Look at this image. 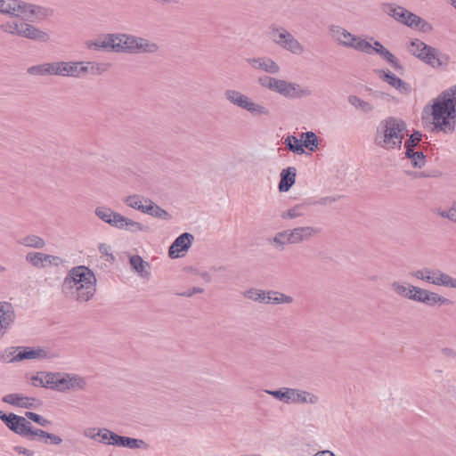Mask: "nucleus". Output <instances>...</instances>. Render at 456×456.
Here are the masks:
<instances>
[{
	"label": "nucleus",
	"instance_id": "nucleus-1",
	"mask_svg": "<svg viewBox=\"0 0 456 456\" xmlns=\"http://www.w3.org/2000/svg\"><path fill=\"white\" fill-rule=\"evenodd\" d=\"M95 292V275L85 265L71 268L61 284V293L64 297L78 303L88 302Z\"/></svg>",
	"mask_w": 456,
	"mask_h": 456
},
{
	"label": "nucleus",
	"instance_id": "nucleus-2",
	"mask_svg": "<svg viewBox=\"0 0 456 456\" xmlns=\"http://www.w3.org/2000/svg\"><path fill=\"white\" fill-rule=\"evenodd\" d=\"M433 125L436 131L452 134L455 130L456 85L442 93L432 105Z\"/></svg>",
	"mask_w": 456,
	"mask_h": 456
},
{
	"label": "nucleus",
	"instance_id": "nucleus-3",
	"mask_svg": "<svg viewBox=\"0 0 456 456\" xmlns=\"http://www.w3.org/2000/svg\"><path fill=\"white\" fill-rule=\"evenodd\" d=\"M0 13L11 18L1 25L4 32L28 37V4L26 2L0 0Z\"/></svg>",
	"mask_w": 456,
	"mask_h": 456
},
{
	"label": "nucleus",
	"instance_id": "nucleus-4",
	"mask_svg": "<svg viewBox=\"0 0 456 456\" xmlns=\"http://www.w3.org/2000/svg\"><path fill=\"white\" fill-rule=\"evenodd\" d=\"M407 132L405 122L395 117L382 119L375 132L374 143L386 151L400 149Z\"/></svg>",
	"mask_w": 456,
	"mask_h": 456
},
{
	"label": "nucleus",
	"instance_id": "nucleus-5",
	"mask_svg": "<svg viewBox=\"0 0 456 456\" xmlns=\"http://www.w3.org/2000/svg\"><path fill=\"white\" fill-rule=\"evenodd\" d=\"M391 288L396 295L428 306H441L451 304L450 299L438 293L410 283L395 281L391 283Z\"/></svg>",
	"mask_w": 456,
	"mask_h": 456
},
{
	"label": "nucleus",
	"instance_id": "nucleus-6",
	"mask_svg": "<svg viewBox=\"0 0 456 456\" xmlns=\"http://www.w3.org/2000/svg\"><path fill=\"white\" fill-rule=\"evenodd\" d=\"M94 214L100 220L118 230L132 233L148 232L150 231L147 225L128 218L107 207H97L94 209Z\"/></svg>",
	"mask_w": 456,
	"mask_h": 456
},
{
	"label": "nucleus",
	"instance_id": "nucleus-7",
	"mask_svg": "<svg viewBox=\"0 0 456 456\" xmlns=\"http://www.w3.org/2000/svg\"><path fill=\"white\" fill-rule=\"evenodd\" d=\"M265 393L285 403L316 405L320 403L318 395L297 388L281 387L279 390L266 389Z\"/></svg>",
	"mask_w": 456,
	"mask_h": 456
},
{
	"label": "nucleus",
	"instance_id": "nucleus-8",
	"mask_svg": "<svg viewBox=\"0 0 456 456\" xmlns=\"http://www.w3.org/2000/svg\"><path fill=\"white\" fill-rule=\"evenodd\" d=\"M224 99L232 105L240 108L254 117H266L270 115L269 109L254 102L250 97L239 90L229 88L224 92Z\"/></svg>",
	"mask_w": 456,
	"mask_h": 456
},
{
	"label": "nucleus",
	"instance_id": "nucleus-9",
	"mask_svg": "<svg viewBox=\"0 0 456 456\" xmlns=\"http://www.w3.org/2000/svg\"><path fill=\"white\" fill-rule=\"evenodd\" d=\"M410 276L434 286L456 289V278L437 268L425 266L411 271Z\"/></svg>",
	"mask_w": 456,
	"mask_h": 456
},
{
	"label": "nucleus",
	"instance_id": "nucleus-10",
	"mask_svg": "<svg viewBox=\"0 0 456 456\" xmlns=\"http://www.w3.org/2000/svg\"><path fill=\"white\" fill-rule=\"evenodd\" d=\"M270 38L275 45L293 55L300 56L305 53L304 45L284 28H272Z\"/></svg>",
	"mask_w": 456,
	"mask_h": 456
},
{
	"label": "nucleus",
	"instance_id": "nucleus-11",
	"mask_svg": "<svg viewBox=\"0 0 456 456\" xmlns=\"http://www.w3.org/2000/svg\"><path fill=\"white\" fill-rule=\"evenodd\" d=\"M53 390L58 392L84 391L87 387L86 378L76 373L54 372Z\"/></svg>",
	"mask_w": 456,
	"mask_h": 456
},
{
	"label": "nucleus",
	"instance_id": "nucleus-12",
	"mask_svg": "<svg viewBox=\"0 0 456 456\" xmlns=\"http://www.w3.org/2000/svg\"><path fill=\"white\" fill-rule=\"evenodd\" d=\"M271 91L280 94L286 98L308 97L312 94L307 87H302L297 83L289 82L276 77Z\"/></svg>",
	"mask_w": 456,
	"mask_h": 456
},
{
	"label": "nucleus",
	"instance_id": "nucleus-13",
	"mask_svg": "<svg viewBox=\"0 0 456 456\" xmlns=\"http://www.w3.org/2000/svg\"><path fill=\"white\" fill-rule=\"evenodd\" d=\"M89 73L84 61H56L55 76L80 78Z\"/></svg>",
	"mask_w": 456,
	"mask_h": 456
},
{
	"label": "nucleus",
	"instance_id": "nucleus-14",
	"mask_svg": "<svg viewBox=\"0 0 456 456\" xmlns=\"http://www.w3.org/2000/svg\"><path fill=\"white\" fill-rule=\"evenodd\" d=\"M288 230L292 245L311 240L312 239L318 236L321 232V230L318 227L309 225L297 226Z\"/></svg>",
	"mask_w": 456,
	"mask_h": 456
},
{
	"label": "nucleus",
	"instance_id": "nucleus-15",
	"mask_svg": "<svg viewBox=\"0 0 456 456\" xmlns=\"http://www.w3.org/2000/svg\"><path fill=\"white\" fill-rule=\"evenodd\" d=\"M383 11L389 16L393 17L395 20L411 27V24L416 20V14L411 12L405 8L395 5L392 4H387L383 7Z\"/></svg>",
	"mask_w": 456,
	"mask_h": 456
},
{
	"label": "nucleus",
	"instance_id": "nucleus-16",
	"mask_svg": "<svg viewBox=\"0 0 456 456\" xmlns=\"http://www.w3.org/2000/svg\"><path fill=\"white\" fill-rule=\"evenodd\" d=\"M0 419L13 432L20 436H28V427L26 426V419L14 413L5 414L0 411Z\"/></svg>",
	"mask_w": 456,
	"mask_h": 456
},
{
	"label": "nucleus",
	"instance_id": "nucleus-17",
	"mask_svg": "<svg viewBox=\"0 0 456 456\" xmlns=\"http://www.w3.org/2000/svg\"><path fill=\"white\" fill-rule=\"evenodd\" d=\"M248 64L254 69L270 74H278L281 71L280 65L269 57H257L246 59Z\"/></svg>",
	"mask_w": 456,
	"mask_h": 456
},
{
	"label": "nucleus",
	"instance_id": "nucleus-18",
	"mask_svg": "<svg viewBox=\"0 0 456 456\" xmlns=\"http://www.w3.org/2000/svg\"><path fill=\"white\" fill-rule=\"evenodd\" d=\"M193 235L184 232L178 236L171 244L168 249V255L171 258H177L183 256V252H187L193 241Z\"/></svg>",
	"mask_w": 456,
	"mask_h": 456
},
{
	"label": "nucleus",
	"instance_id": "nucleus-19",
	"mask_svg": "<svg viewBox=\"0 0 456 456\" xmlns=\"http://www.w3.org/2000/svg\"><path fill=\"white\" fill-rule=\"evenodd\" d=\"M375 72L381 80L387 82L388 85L398 90L401 94H409L411 93L410 85L397 77L390 70L377 69Z\"/></svg>",
	"mask_w": 456,
	"mask_h": 456
},
{
	"label": "nucleus",
	"instance_id": "nucleus-20",
	"mask_svg": "<svg viewBox=\"0 0 456 456\" xmlns=\"http://www.w3.org/2000/svg\"><path fill=\"white\" fill-rule=\"evenodd\" d=\"M62 263L60 256L47 255L41 252H30V265L36 268L42 269L50 266H57Z\"/></svg>",
	"mask_w": 456,
	"mask_h": 456
},
{
	"label": "nucleus",
	"instance_id": "nucleus-21",
	"mask_svg": "<svg viewBox=\"0 0 456 456\" xmlns=\"http://www.w3.org/2000/svg\"><path fill=\"white\" fill-rule=\"evenodd\" d=\"M14 311L12 304L0 302V339L4 336L14 321Z\"/></svg>",
	"mask_w": 456,
	"mask_h": 456
},
{
	"label": "nucleus",
	"instance_id": "nucleus-22",
	"mask_svg": "<svg viewBox=\"0 0 456 456\" xmlns=\"http://www.w3.org/2000/svg\"><path fill=\"white\" fill-rule=\"evenodd\" d=\"M53 13V9L47 4H30V23L44 22Z\"/></svg>",
	"mask_w": 456,
	"mask_h": 456
},
{
	"label": "nucleus",
	"instance_id": "nucleus-23",
	"mask_svg": "<svg viewBox=\"0 0 456 456\" xmlns=\"http://www.w3.org/2000/svg\"><path fill=\"white\" fill-rule=\"evenodd\" d=\"M134 43L132 53L154 54L159 50V45L158 43L149 40L145 37L134 36Z\"/></svg>",
	"mask_w": 456,
	"mask_h": 456
},
{
	"label": "nucleus",
	"instance_id": "nucleus-24",
	"mask_svg": "<svg viewBox=\"0 0 456 456\" xmlns=\"http://www.w3.org/2000/svg\"><path fill=\"white\" fill-rule=\"evenodd\" d=\"M267 242L278 251H283L288 245H292L288 229L277 232L267 239Z\"/></svg>",
	"mask_w": 456,
	"mask_h": 456
},
{
	"label": "nucleus",
	"instance_id": "nucleus-25",
	"mask_svg": "<svg viewBox=\"0 0 456 456\" xmlns=\"http://www.w3.org/2000/svg\"><path fill=\"white\" fill-rule=\"evenodd\" d=\"M422 61L433 68H439L447 63V57L437 49L428 45Z\"/></svg>",
	"mask_w": 456,
	"mask_h": 456
},
{
	"label": "nucleus",
	"instance_id": "nucleus-26",
	"mask_svg": "<svg viewBox=\"0 0 456 456\" xmlns=\"http://www.w3.org/2000/svg\"><path fill=\"white\" fill-rule=\"evenodd\" d=\"M54 372L38 371L30 378L31 385L53 390Z\"/></svg>",
	"mask_w": 456,
	"mask_h": 456
},
{
	"label": "nucleus",
	"instance_id": "nucleus-27",
	"mask_svg": "<svg viewBox=\"0 0 456 456\" xmlns=\"http://www.w3.org/2000/svg\"><path fill=\"white\" fill-rule=\"evenodd\" d=\"M372 53H376L381 58L386 60L395 69H401L402 66L400 65L398 60L395 57V55L390 53L387 48H385L382 44L379 41H374L373 45H371Z\"/></svg>",
	"mask_w": 456,
	"mask_h": 456
},
{
	"label": "nucleus",
	"instance_id": "nucleus-28",
	"mask_svg": "<svg viewBox=\"0 0 456 456\" xmlns=\"http://www.w3.org/2000/svg\"><path fill=\"white\" fill-rule=\"evenodd\" d=\"M30 440L42 442L44 444H60L62 439L54 434L47 433L38 428L30 427Z\"/></svg>",
	"mask_w": 456,
	"mask_h": 456
},
{
	"label": "nucleus",
	"instance_id": "nucleus-29",
	"mask_svg": "<svg viewBox=\"0 0 456 456\" xmlns=\"http://www.w3.org/2000/svg\"><path fill=\"white\" fill-rule=\"evenodd\" d=\"M58 357V354L47 346H30V360H52Z\"/></svg>",
	"mask_w": 456,
	"mask_h": 456
},
{
	"label": "nucleus",
	"instance_id": "nucleus-30",
	"mask_svg": "<svg viewBox=\"0 0 456 456\" xmlns=\"http://www.w3.org/2000/svg\"><path fill=\"white\" fill-rule=\"evenodd\" d=\"M297 169L294 167H289L281 173V180L279 183V190L281 191H288L295 183Z\"/></svg>",
	"mask_w": 456,
	"mask_h": 456
},
{
	"label": "nucleus",
	"instance_id": "nucleus-31",
	"mask_svg": "<svg viewBox=\"0 0 456 456\" xmlns=\"http://www.w3.org/2000/svg\"><path fill=\"white\" fill-rule=\"evenodd\" d=\"M131 267L142 277L148 278L151 275L150 264L144 261L140 256L134 255L129 259Z\"/></svg>",
	"mask_w": 456,
	"mask_h": 456
},
{
	"label": "nucleus",
	"instance_id": "nucleus-32",
	"mask_svg": "<svg viewBox=\"0 0 456 456\" xmlns=\"http://www.w3.org/2000/svg\"><path fill=\"white\" fill-rule=\"evenodd\" d=\"M149 198H144L142 195L139 194H133L126 196L123 199V202L128 207L133 209L138 210L142 213H144L147 203H145V200H150Z\"/></svg>",
	"mask_w": 456,
	"mask_h": 456
},
{
	"label": "nucleus",
	"instance_id": "nucleus-33",
	"mask_svg": "<svg viewBox=\"0 0 456 456\" xmlns=\"http://www.w3.org/2000/svg\"><path fill=\"white\" fill-rule=\"evenodd\" d=\"M371 45L372 44L366 41L365 39L353 35L351 40H349L346 47L352 48L367 54H372Z\"/></svg>",
	"mask_w": 456,
	"mask_h": 456
},
{
	"label": "nucleus",
	"instance_id": "nucleus-34",
	"mask_svg": "<svg viewBox=\"0 0 456 456\" xmlns=\"http://www.w3.org/2000/svg\"><path fill=\"white\" fill-rule=\"evenodd\" d=\"M145 203H147V207L144 214L162 220H169L171 218L170 215L165 209L155 204L151 200H145Z\"/></svg>",
	"mask_w": 456,
	"mask_h": 456
},
{
	"label": "nucleus",
	"instance_id": "nucleus-35",
	"mask_svg": "<svg viewBox=\"0 0 456 456\" xmlns=\"http://www.w3.org/2000/svg\"><path fill=\"white\" fill-rule=\"evenodd\" d=\"M347 100L352 106H354L356 110L362 111L363 114H370L375 109L372 103L364 101L356 95H349Z\"/></svg>",
	"mask_w": 456,
	"mask_h": 456
},
{
	"label": "nucleus",
	"instance_id": "nucleus-36",
	"mask_svg": "<svg viewBox=\"0 0 456 456\" xmlns=\"http://www.w3.org/2000/svg\"><path fill=\"white\" fill-rule=\"evenodd\" d=\"M2 401L15 407L28 408V397L20 394H8L2 398Z\"/></svg>",
	"mask_w": 456,
	"mask_h": 456
},
{
	"label": "nucleus",
	"instance_id": "nucleus-37",
	"mask_svg": "<svg viewBox=\"0 0 456 456\" xmlns=\"http://www.w3.org/2000/svg\"><path fill=\"white\" fill-rule=\"evenodd\" d=\"M299 141L303 148H306L310 151H314L319 146L318 137L314 132L302 133Z\"/></svg>",
	"mask_w": 456,
	"mask_h": 456
},
{
	"label": "nucleus",
	"instance_id": "nucleus-38",
	"mask_svg": "<svg viewBox=\"0 0 456 456\" xmlns=\"http://www.w3.org/2000/svg\"><path fill=\"white\" fill-rule=\"evenodd\" d=\"M330 31L332 37L338 42V44L345 47L353 36L349 31L338 26L332 27Z\"/></svg>",
	"mask_w": 456,
	"mask_h": 456
},
{
	"label": "nucleus",
	"instance_id": "nucleus-39",
	"mask_svg": "<svg viewBox=\"0 0 456 456\" xmlns=\"http://www.w3.org/2000/svg\"><path fill=\"white\" fill-rule=\"evenodd\" d=\"M305 208L303 204H297L281 213L282 220H293L305 216Z\"/></svg>",
	"mask_w": 456,
	"mask_h": 456
},
{
	"label": "nucleus",
	"instance_id": "nucleus-40",
	"mask_svg": "<svg viewBox=\"0 0 456 456\" xmlns=\"http://www.w3.org/2000/svg\"><path fill=\"white\" fill-rule=\"evenodd\" d=\"M293 302V297L278 291H269L266 297V303L289 305Z\"/></svg>",
	"mask_w": 456,
	"mask_h": 456
},
{
	"label": "nucleus",
	"instance_id": "nucleus-41",
	"mask_svg": "<svg viewBox=\"0 0 456 456\" xmlns=\"http://www.w3.org/2000/svg\"><path fill=\"white\" fill-rule=\"evenodd\" d=\"M405 156L411 160L412 167L421 168L425 163V156L421 151H415L413 149H406Z\"/></svg>",
	"mask_w": 456,
	"mask_h": 456
},
{
	"label": "nucleus",
	"instance_id": "nucleus-42",
	"mask_svg": "<svg viewBox=\"0 0 456 456\" xmlns=\"http://www.w3.org/2000/svg\"><path fill=\"white\" fill-rule=\"evenodd\" d=\"M119 446L129 449H147L149 445L142 439L122 436L119 439Z\"/></svg>",
	"mask_w": 456,
	"mask_h": 456
},
{
	"label": "nucleus",
	"instance_id": "nucleus-43",
	"mask_svg": "<svg viewBox=\"0 0 456 456\" xmlns=\"http://www.w3.org/2000/svg\"><path fill=\"white\" fill-rule=\"evenodd\" d=\"M428 47V45L427 44H425L424 42H422L419 39H415L411 42L408 49L411 54H413L414 56H416L417 58H419L422 61Z\"/></svg>",
	"mask_w": 456,
	"mask_h": 456
},
{
	"label": "nucleus",
	"instance_id": "nucleus-44",
	"mask_svg": "<svg viewBox=\"0 0 456 456\" xmlns=\"http://www.w3.org/2000/svg\"><path fill=\"white\" fill-rule=\"evenodd\" d=\"M283 143L288 148V150L293 153H296L298 155H302L305 153V149L303 148V145L301 144L299 139H297L296 136L288 135L284 139Z\"/></svg>",
	"mask_w": 456,
	"mask_h": 456
},
{
	"label": "nucleus",
	"instance_id": "nucleus-45",
	"mask_svg": "<svg viewBox=\"0 0 456 456\" xmlns=\"http://www.w3.org/2000/svg\"><path fill=\"white\" fill-rule=\"evenodd\" d=\"M85 45L90 50H100L109 48V40H107V34L98 37L95 40H87Z\"/></svg>",
	"mask_w": 456,
	"mask_h": 456
},
{
	"label": "nucleus",
	"instance_id": "nucleus-46",
	"mask_svg": "<svg viewBox=\"0 0 456 456\" xmlns=\"http://www.w3.org/2000/svg\"><path fill=\"white\" fill-rule=\"evenodd\" d=\"M30 74L34 75H55V62L45 63L30 67Z\"/></svg>",
	"mask_w": 456,
	"mask_h": 456
},
{
	"label": "nucleus",
	"instance_id": "nucleus-47",
	"mask_svg": "<svg viewBox=\"0 0 456 456\" xmlns=\"http://www.w3.org/2000/svg\"><path fill=\"white\" fill-rule=\"evenodd\" d=\"M243 296L245 298L255 301V302L266 303L267 293H265L264 290H261V289H248L243 293Z\"/></svg>",
	"mask_w": 456,
	"mask_h": 456
},
{
	"label": "nucleus",
	"instance_id": "nucleus-48",
	"mask_svg": "<svg viewBox=\"0 0 456 456\" xmlns=\"http://www.w3.org/2000/svg\"><path fill=\"white\" fill-rule=\"evenodd\" d=\"M30 40L46 43L50 40V35L47 31L30 25Z\"/></svg>",
	"mask_w": 456,
	"mask_h": 456
},
{
	"label": "nucleus",
	"instance_id": "nucleus-49",
	"mask_svg": "<svg viewBox=\"0 0 456 456\" xmlns=\"http://www.w3.org/2000/svg\"><path fill=\"white\" fill-rule=\"evenodd\" d=\"M115 39H118L121 42L123 48V53H130L133 52V46L134 43V36L126 33H120L118 37H114Z\"/></svg>",
	"mask_w": 456,
	"mask_h": 456
},
{
	"label": "nucleus",
	"instance_id": "nucleus-50",
	"mask_svg": "<svg viewBox=\"0 0 456 456\" xmlns=\"http://www.w3.org/2000/svg\"><path fill=\"white\" fill-rule=\"evenodd\" d=\"M119 34H107V40H109V48L115 53H123V46L118 39H115L114 37H118Z\"/></svg>",
	"mask_w": 456,
	"mask_h": 456
},
{
	"label": "nucleus",
	"instance_id": "nucleus-51",
	"mask_svg": "<svg viewBox=\"0 0 456 456\" xmlns=\"http://www.w3.org/2000/svg\"><path fill=\"white\" fill-rule=\"evenodd\" d=\"M20 347H8L4 350L0 351V362L9 363L12 362V357H14V353L19 351Z\"/></svg>",
	"mask_w": 456,
	"mask_h": 456
},
{
	"label": "nucleus",
	"instance_id": "nucleus-52",
	"mask_svg": "<svg viewBox=\"0 0 456 456\" xmlns=\"http://www.w3.org/2000/svg\"><path fill=\"white\" fill-rule=\"evenodd\" d=\"M416 20H414L412 24H411L410 28H418L422 32H429L432 30V26L430 23L427 22L418 15H416Z\"/></svg>",
	"mask_w": 456,
	"mask_h": 456
},
{
	"label": "nucleus",
	"instance_id": "nucleus-53",
	"mask_svg": "<svg viewBox=\"0 0 456 456\" xmlns=\"http://www.w3.org/2000/svg\"><path fill=\"white\" fill-rule=\"evenodd\" d=\"M421 134L419 131L411 134L409 140L405 142L404 147L406 149H413L421 140Z\"/></svg>",
	"mask_w": 456,
	"mask_h": 456
},
{
	"label": "nucleus",
	"instance_id": "nucleus-54",
	"mask_svg": "<svg viewBox=\"0 0 456 456\" xmlns=\"http://www.w3.org/2000/svg\"><path fill=\"white\" fill-rule=\"evenodd\" d=\"M30 420L37 423L41 427H48L51 425V421L47 419L30 411Z\"/></svg>",
	"mask_w": 456,
	"mask_h": 456
},
{
	"label": "nucleus",
	"instance_id": "nucleus-55",
	"mask_svg": "<svg viewBox=\"0 0 456 456\" xmlns=\"http://www.w3.org/2000/svg\"><path fill=\"white\" fill-rule=\"evenodd\" d=\"M440 216L443 217H446L453 222H456V201L453 202V204L449 209L442 211L440 213Z\"/></svg>",
	"mask_w": 456,
	"mask_h": 456
},
{
	"label": "nucleus",
	"instance_id": "nucleus-56",
	"mask_svg": "<svg viewBox=\"0 0 456 456\" xmlns=\"http://www.w3.org/2000/svg\"><path fill=\"white\" fill-rule=\"evenodd\" d=\"M274 79H275V77L264 76V77H260L257 81L261 86L271 90L273 84L274 82Z\"/></svg>",
	"mask_w": 456,
	"mask_h": 456
},
{
	"label": "nucleus",
	"instance_id": "nucleus-57",
	"mask_svg": "<svg viewBox=\"0 0 456 456\" xmlns=\"http://www.w3.org/2000/svg\"><path fill=\"white\" fill-rule=\"evenodd\" d=\"M12 362H17L22 360L28 359V350L27 348H23V350L19 349L16 353H14V357L12 358Z\"/></svg>",
	"mask_w": 456,
	"mask_h": 456
},
{
	"label": "nucleus",
	"instance_id": "nucleus-58",
	"mask_svg": "<svg viewBox=\"0 0 456 456\" xmlns=\"http://www.w3.org/2000/svg\"><path fill=\"white\" fill-rule=\"evenodd\" d=\"M45 244V240L42 238L30 235V248H42Z\"/></svg>",
	"mask_w": 456,
	"mask_h": 456
},
{
	"label": "nucleus",
	"instance_id": "nucleus-59",
	"mask_svg": "<svg viewBox=\"0 0 456 456\" xmlns=\"http://www.w3.org/2000/svg\"><path fill=\"white\" fill-rule=\"evenodd\" d=\"M98 249L101 255L110 256L111 259L114 258L113 255L110 252L111 248L110 245L106 243H101L98 247Z\"/></svg>",
	"mask_w": 456,
	"mask_h": 456
},
{
	"label": "nucleus",
	"instance_id": "nucleus-60",
	"mask_svg": "<svg viewBox=\"0 0 456 456\" xmlns=\"http://www.w3.org/2000/svg\"><path fill=\"white\" fill-rule=\"evenodd\" d=\"M97 435L101 436V442L108 444L110 442V435H111V431L107 428H100L97 431Z\"/></svg>",
	"mask_w": 456,
	"mask_h": 456
},
{
	"label": "nucleus",
	"instance_id": "nucleus-61",
	"mask_svg": "<svg viewBox=\"0 0 456 456\" xmlns=\"http://www.w3.org/2000/svg\"><path fill=\"white\" fill-rule=\"evenodd\" d=\"M441 353H442L443 356H444V357L452 358V359L456 358V351L452 348H449V347L443 348Z\"/></svg>",
	"mask_w": 456,
	"mask_h": 456
},
{
	"label": "nucleus",
	"instance_id": "nucleus-62",
	"mask_svg": "<svg viewBox=\"0 0 456 456\" xmlns=\"http://www.w3.org/2000/svg\"><path fill=\"white\" fill-rule=\"evenodd\" d=\"M121 436H118L111 431V435H110V442L108 444L119 446V439H121Z\"/></svg>",
	"mask_w": 456,
	"mask_h": 456
},
{
	"label": "nucleus",
	"instance_id": "nucleus-63",
	"mask_svg": "<svg viewBox=\"0 0 456 456\" xmlns=\"http://www.w3.org/2000/svg\"><path fill=\"white\" fill-rule=\"evenodd\" d=\"M98 429L96 428H87L85 430L84 435L86 437H89L91 439H95L99 435H97Z\"/></svg>",
	"mask_w": 456,
	"mask_h": 456
},
{
	"label": "nucleus",
	"instance_id": "nucleus-64",
	"mask_svg": "<svg viewBox=\"0 0 456 456\" xmlns=\"http://www.w3.org/2000/svg\"><path fill=\"white\" fill-rule=\"evenodd\" d=\"M314 456H336L334 452L330 450L319 451L314 454Z\"/></svg>",
	"mask_w": 456,
	"mask_h": 456
}]
</instances>
